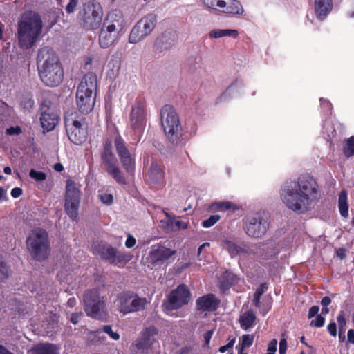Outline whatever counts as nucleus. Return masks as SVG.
Instances as JSON below:
<instances>
[{
  "label": "nucleus",
  "instance_id": "f257e3e1",
  "mask_svg": "<svg viewBox=\"0 0 354 354\" xmlns=\"http://www.w3.org/2000/svg\"><path fill=\"white\" fill-rule=\"evenodd\" d=\"M317 184L310 176H301L297 182L290 183L286 187V194L283 201L286 206L297 212L308 209L310 203L317 198Z\"/></svg>",
  "mask_w": 354,
  "mask_h": 354
},
{
  "label": "nucleus",
  "instance_id": "f03ea898",
  "mask_svg": "<svg viewBox=\"0 0 354 354\" xmlns=\"http://www.w3.org/2000/svg\"><path fill=\"white\" fill-rule=\"evenodd\" d=\"M37 64L41 81L48 86H57L63 80L64 71L53 50L49 47L39 49Z\"/></svg>",
  "mask_w": 354,
  "mask_h": 354
},
{
  "label": "nucleus",
  "instance_id": "7ed1b4c3",
  "mask_svg": "<svg viewBox=\"0 0 354 354\" xmlns=\"http://www.w3.org/2000/svg\"><path fill=\"white\" fill-rule=\"evenodd\" d=\"M42 20L38 12L26 11L22 14L18 23L19 44L22 48H32L41 33Z\"/></svg>",
  "mask_w": 354,
  "mask_h": 354
},
{
  "label": "nucleus",
  "instance_id": "20e7f679",
  "mask_svg": "<svg viewBox=\"0 0 354 354\" xmlns=\"http://www.w3.org/2000/svg\"><path fill=\"white\" fill-rule=\"evenodd\" d=\"M26 245L31 257L37 261L48 259L50 252V241L47 232L37 229L32 232L26 240Z\"/></svg>",
  "mask_w": 354,
  "mask_h": 354
},
{
  "label": "nucleus",
  "instance_id": "39448f33",
  "mask_svg": "<svg viewBox=\"0 0 354 354\" xmlns=\"http://www.w3.org/2000/svg\"><path fill=\"white\" fill-rule=\"evenodd\" d=\"M161 124L165 134L173 143L178 141L181 127L178 116L173 106L165 105L161 110Z\"/></svg>",
  "mask_w": 354,
  "mask_h": 354
},
{
  "label": "nucleus",
  "instance_id": "423d86ee",
  "mask_svg": "<svg viewBox=\"0 0 354 354\" xmlns=\"http://www.w3.org/2000/svg\"><path fill=\"white\" fill-rule=\"evenodd\" d=\"M84 310L88 316L104 319L107 316L104 297L96 290H87L84 295Z\"/></svg>",
  "mask_w": 354,
  "mask_h": 354
},
{
  "label": "nucleus",
  "instance_id": "0eeeda50",
  "mask_svg": "<svg viewBox=\"0 0 354 354\" xmlns=\"http://www.w3.org/2000/svg\"><path fill=\"white\" fill-rule=\"evenodd\" d=\"M157 17L155 14L150 13L142 17L133 27L129 36V41L136 44L151 34L155 28Z\"/></svg>",
  "mask_w": 354,
  "mask_h": 354
},
{
  "label": "nucleus",
  "instance_id": "6e6552de",
  "mask_svg": "<svg viewBox=\"0 0 354 354\" xmlns=\"http://www.w3.org/2000/svg\"><path fill=\"white\" fill-rule=\"evenodd\" d=\"M118 301V309L123 314L142 310L147 303L146 298L140 297L133 292L120 294Z\"/></svg>",
  "mask_w": 354,
  "mask_h": 354
},
{
  "label": "nucleus",
  "instance_id": "1a4fd4ad",
  "mask_svg": "<svg viewBox=\"0 0 354 354\" xmlns=\"http://www.w3.org/2000/svg\"><path fill=\"white\" fill-rule=\"evenodd\" d=\"M79 203L80 191L76 187L74 181L68 180L66 186L64 207L67 214L73 220H75L77 217Z\"/></svg>",
  "mask_w": 354,
  "mask_h": 354
},
{
  "label": "nucleus",
  "instance_id": "9d476101",
  "mask_svg": "<svg viewBox=\"0 0 354 354\" xmlns=\"http://www.w3.org/2000/svg\"><path fill=\"white\" fill-rule=\"evenodd\" d=\"M93 253L110 263L128 262L131 259L129 254H122L112 246L101 243H94Z\"/></svg>",
  "mask_w": 354,
  "mask_h": 354
},
{
  "label": "nucleus",
  "instance_id": "9b49d317",
  "mask_svg": "<svg viewBox=\"0 0 354 354\" xmlns=\"http://www.w3.org/2000/svg\"><path fill=\"white\" fill-rule=\"evenodd\" d=\"M84 27L95 30L100 27L102 19V10L98 3L88 2L84 5Z\"/></svg>",
  "mask_w": 354,
  "mask_h": 354
},
{
  "label": "nucleus",
  "instance_id": "f8f14e48",
  "mask_svg": "<svg viewBox=\"0 0 354 354\" xmlns=\"http://www.w3.org/2000/svg\"><path fill=\"white\" fill-rule=\"evenodd\" d=\"M190 297L189 290L185 285L181 284L170 292L164 305L169 310L177 309L187 304Z\"/></svg>",
  "mask_w": 354,
  "mask_h": 354
},
{
  "label": "nucleus",
  "instance_id": "ddd939ff",
  "mask_svg": "<svg viewBox=\"0 0 354 354\" xmlns=\"http://www.w3.org/2000/svg\"><path fill=\"white\" fill-rule=\"evenodd\" d=\"M268 227V223L261 217L248 218L243 225L245 233L253 238L263 236L266 233Z\"/></svg>",
  "mask_w": 354,
  "mask_h": 354
},
{
  "label": "nucleus",
  "instance_id": "4468645a",
  "mask_svg": "<svg viewBox=\"0 0 354 354\" xmlns=\"http://www.w3.org/2000/svg\"><path fill=\"white\" fill-rule=\"evenodd\" d=\"M115 147L120 157L123 167L129 173L133 170V162L129 151L127 149L125 143L120 135H117L114 140Z\"/></svg>",
  "mask_w": 354,
  "mask_h": 354
},
{
  "label": "nucleus",
  "instance_id": "2eb2a0df",
  "mask_svg": "<svg viewBox=\"0 0 354 354\" xmlns=\"http://www.w3.org/2000/svg\"><path fill=\"white\" fill-rule=\"evenodd\" d=\"M205 6L209 8H223L225 13L239 14L243 12V8H239V3L236 0H203Z\"/></svg>",
  "mask_w": 354,
  "mask_h": 354
},
{
  "label": "nucleus",
  "instance_id": "dca6fc26",
  "mask_svg": "<svg viewBox=\"0 0 354 354\" xmlns=\"http://www.w3.org/2000/svg\"><path fill=\"white\" fill-rule=\"evenodd\" d=\"M95 96L89 93L77 91L76 92V106L82 114L89 113L93 109Z\"/></svg>",
  "mask_w": 354,
  "mask_h": 354
},
{
  "label": "nucleus",
  "instance_id": "f3484780",
  "mask_svg": "<svg viewBox=\"0 0 354 354\" xmlns=\"http://www.w3.org/2000/svg\"><path fill=\"white\" fill-rule=\"evenodd\" d=\"M69 140L75 145H81L87 137V131L82 127V124L77 120H73L71 126L66 128Z\"/></svg>",
  "mask_w": 354,
  "mask_h": 354
},
{
  "label": "nucleus",
  "instance_id": "a211bd4d",
  "mask_svg": "<svg viewBox=\"0 0 354 354\" xmlns=\"http://www.w3.org/2000/svg\"><path fill=\"white\" fill-rule=\"evenodd\" d=\"M176 251L171 250L165 246L158 245L150 252V260L152 264H160L169 259Z\"/></svg>",
  "mask_w": 354,
  "mask_h": 354
},
{
  "label": "nucleus",
  "instance_id": "6ab92c4d",
  "mask_svg": "<svg viewBox=\"0 0 354 354\" xmlns=\"http://www.w3.org/2000/svg\"><path fill=\"white\" fill-rule=\"evenodd\" d=\"M154 340L151 333H142V335L136 340V342L131 346V353L135 354L138 351L147 353Z\"/></svg>",
  "mask_w": 354,
  "mask_h": 354
},
{
  "label": "nucleus",
  "instance_id": "aec40b11",
  "mask_svg": "<svg viewBox=\"0 0 354 354\" xmlns=\"http://www.w3.org/2000/svg\"><path fill=\"white\" fill-rule=\"evenodd\" d=\"M220 301L213 294L199 297L196 301V310L202 312L214 311L217 309Z\"/></svg>",
  "mask_w": 354,
  "mask_h": 354
},
{
  "label": "nucleus",
  "instance_id": "412c9836",
  "mask_svg": "<svg viewBox=\"0 0 354 354\" xmlns=\"http://www.w3.org/2000/svg\"><path fill=\"white\" fill-rule=\"evenodd\" d=\"M176 39V34L171 31H165L159 36L154 44L156 50L163 52L169 50Z\"/></svg>",
  "mask_w": 354,
  "mask_h": 354
},
{
  "label": "nucleus",
  "instance_id": "4be33fe9",
  "mask_svg": "<svg viewBox=\"0 0 354 354\" xmlns=\"http://www.w3.org/2000/svg\"><path fill=\"white\" fill-rule=\"evenodd\" d=\"M118 32L115 30L114 26L109 28L102 26L99 35L100 46L106 48L111 46L117 37Z\"/></svg>",
  "mask_w": 354,
  "mask_h": 354
},
{
  "label": "nucleus",
  "instance_id": "5701e85b",
  "mask_svg": "<svg viewBox=\"0 0 354 354\" xmlns=\"http://www.w3.org/2000/svg\"><path fill=\"white\" fill-rule=\"evenodd\" d=\"M41 127L44 130L50 131L53 130L58 122V116L55 114L50 108H47L46 110L41 112L40 118Z\"/></svg>",
  "mask_w": 354,
  "mask_h": 354
},
{
  "label": "nucleus",
  "instance_id": "b1692460",
  "mask_svg": "<svg viewBox=\"0 0 354 354\" xmlns=\"http://www.w3.org/2000/svg\"><path fill=\"white\" fill-rule=\"evenodd\" d=\"M97 86V77L93 73H86L81 80L77 91L92 94Z\"/></svg>",
  "mask_w": 354,
  "mask_h": 354
},
{
  "label": "nucleus",
  "instance_id": "393cba45",
  "mask_svg": "<svg viewBox=\"0 0 354 354\" xmlns=\"http://www.w3.org/2000/svg\"><path fill=\"white\" fill-rule=\"evenodd\" d=\"M122 14L120 10H113L110 12L104 21V27H115V30L119 32L122 28Z\"/></svg>",
  "mask_w": 354,
  "mask_h": 354
},
{
  "label": "nucleus",
  "instance_id": "a878e982",
  "mask_svg": "<svg viewBox=\"0 0 354 354\" xmlns=\"http://www.w3.org/2000/svg\"><path fill=\"white\" fill-rule=\"evenodd\" d=\"M332 0H315V11L317 18L323 20L332 10Z\"/></svg>",
  "mask_w": 354,
  "mask_h": 354
},
{
  "label": "nucleus",
  "instance_id": "bb28decb",
  "mask_svg": "<svg viewBox=\"0 0 354 354\" xmlns=\"http://www.w3.org/2000/svg\"><path fill=\"white\" fill-rule=\"evenodd\" d=\"M59 348L51 343H39L35 345L30 351V354H59Z\"/></svg>",
  "mask_w": 354,
  "mask_h": 354
},
{
  "label": "nucleus",
  "instance_id": "cd10ccee",
  "mask_svg": "<svg viewBox=\"0 0 354 354\" xmlns=\"http://www.w3.org/2000/svg\"><path fill=\"white\" fill-rule=\"evenodd\" d=\"M131 127L134 130L140 129L145 123V113L140 108H133L131 114Z\"/></svg>",
  "mask_w": 354,
  "mask_h": 354
},
{
  "label": "nucleus",
  "instance_id": "c85d7f7f",
  "mask_svg": "<svg viewBox=\"0 0 354 354\" xmlns=\"http://www.w3.org/2000/svg\"><path fill=\"white\" fill-rule=\"evenodd\" d=\"M148 176L153 183H160L163 180L164 171L157 162H152L148 171Z\"/></svg>",
  "mask_w": 354,
  "mask_h": 354
},
{
  "label": "nucleus",
  "instance_id": "c756f323",
  "mask_svg": "<svg viewBox=\"0 0 354 354\" xmlns=\"http://www.w3.org/2000/svg\"><path fill=\"white\" fill-rule=\"evenodd\" d=\"M101 159L102 162L105 163L107 166L117 162V160L112 151V145L110 140H106L104 144V149L101 153Z\"/></svg>",
  "mask_w": 354,
  "mask_h": 354
},
{
  "label": "nucleus",
  "instance_id": "7c9ffc66",
  "mask_svg": "<svg viewBox=\"0 0 354 354\" xmlns=\"http://www.w3.org/2000/svg\"><path fill=\"white\" fill-rule=\"evenodd\" d=\"M319 310L318 306H313L309 309L308 317L312 319L310 322V326L319 328L324 325L325 319L322 315L317 314Z\"/></svg>",
  "mask_w": 354,
  "mask_h": 354
},
{
  "label": "nucleus",
  "instance_id": "2f4dec72",
  "mask_svg": "<svg viewBox=\"0 0 354 354\" xmlns=\"http://www.w3.org/2000/svg\"><path fill=\"white\" fill-rule=\"evenodd\" d=\"M225 246L232 257L241 254L249 253V248L244 245L243 247L235 243L233 241L225 240L224 241Z\"/></svg>",
  "mask_w": 354,
  "mask_h": 354
},
{
  "label": "nucleus",
  "instance_id": "473e14b6",
  "mask_svg": "<svg viewBox=\"0 0 354 354\" xmlns=\"http://www.w3.org/2000/svg\"><path fill=\"white\" fill-rule=\"evenodd\" d=\"M338 206L340 214L343 217L347 218L348 216V205L347 203V192L346 190H342L339 195Z\"/></svg>",
  "mask_w": 354,
  "mask_h": 354
},
{
  "label": "nucleus",
  "instance_id": "72a5a7b5",
  "mask_svg": "<svg viewBox=\"0 0 354 354\" xmlns=\"http://www.w3.org/2000/svg\"><path fill=\"white\" fill-rule=\"evenodd\" d=\"M187 223L176 220L174 218H169L165 229L168 232H173L180 230V229H187Z\"/></svg>",
  "mask_w": 354,
  "mask_h": 354
},
{
  "label": "nucleus",
  "instance_id": "f704fd0d",
  "mask_svg": "<svg viewBox=\"0 0 354 354\" xmlns=\"http://www.w3.org/2000/svg\"><path fill=\"white\" fill-rule=\"evenodd\" d=\"M106 171L119 183L124 184L125 179L122 175V173L118 167V165L114 163L109 166H107Z\"/></svg>",
  "mask_w": 354,
  "mask_h": 354
},
{
  "label": "nucleus",
  "instance_id": "c9c22d12",
  "mask_svg": "<svg viewBox=\"0 0 354 354\" xmlns=\"http://www.w3.org/2000/svg\"><path fill=\"white\" fill-rule=\"evenodd\" d=\"M255 316L253 313H247L240 317V323L244 330L248 329L253 324Z\"/></svg>",
  "mask_w": 354,
  "mask_h": 354
},
{
  "label": "nucleus",
  "instance_id": "e433bc0d",
  "mask_svg": "<svg viewBox=\"0 0 354 354\" xmlns=\"http://www.w3.org/2000/svg\"><path fill=\"white\" fill-rule=\"evenodd\" d=\"M237 35L238 31L236 30H213L210 32V36L214 38H219L224 36L236 37Z\"/></svg>",
  "mask_w": 354,
  "mask_h": 354
},
{
  "label": "nucleus",
  "instance_id": "4c0bfd02",
  "mask_svg": "<svg viewBox=\"0 0 354 354\" xmlns=\"http://www.w3.org/2000/svg\"><path fill=\"white\" fill-rule=\"evenodd\" d=\"M100 333H89L87 338V344L90 346H97L104 344L106 337L104 336H99Z\"/></svg>",
  "mask_w": 354,
  "mask_h": 354
},
{
  "label": "nucleus",
  "instance_id": "58836bf2",
  "mask_svg": "<svg viewBox=\"0 0 354 354\" xmlns=\"http://www.w3.org/2000/svg\"><path fill=\"white\" fill-rule=\"evenodd\" d=\"M268 289L266 283H261L260 286L257 289L254 295L253 303L257 307L260 306V299L265 290Z\"/></svg>",
  "mask_w": 354,
  "mask_h": 354
},
{
  "label": "nucleus",
  "instance_id": "ea45409f",
  "mask_svg": "<svg viewBox=\"0 0 354 354\" xmlns=\"http://www.w3.org/2000/svg\"><path fill=\"white\" fill-rule=\"evenodd\" d=\"M344 153L346 156L350 157L354 155V136L347 139L344 147Z\"/></svg>",
  "mask_w": 354,
  "mask_h": 354
},
{
  "label": "nucleus",
  "instance_id": "a19ab883",
  "mask_svg": "<svg viewBox=\"0 0 354 354\" xmlns=\"http://www.w3.org/2000/svg\"><path fill=\"white\" fill-rule=\"evenodd\" d=\"M253 340L254 337L252 335H250L249 334L243 335L241 348L239 350V354H241L245 348L250 346L253 343Z\"/></svg>",
  "mask_w": 354,
  "mask_h": 354
},
{
  "label": "nucleus",
  "instance_id": "79ce46f5",
  "mask_svg": "<svg viewBox=\"0 0 354 354\" xmlns=\"http://www.w3.org/2000/svg\"><path fill=\"white\" fill-rule=\"evenodd\" d=\"M29 176L31 178L35 180L37 182L44 181L46 178V174L44 172L38 171L34 169H30Z\"/></svg>",
  "mask_w": 354,
  "mask_h": 354
},
{
  "label": "nucleus",
  "instance_id": "37998d69",
  "mask_svg": "<svg viewBox=\"0 0 354 354\" xmlns=\"http://www.w3.org/2000/svg\"><path fill=\"white\" fill-rule=\"evenodd\" d=\"M9 276V268L7 266L6 263L0 260V279L4 280L6 279Z\"/></svg>",
  "mask_w": 354,
  "mask_h": 354
},
{
  "label": "nucleus",
  "instance_id": "c03bdc74",
  "mask_svg": "<svg viewBox=\"0 0 354 354\" xmlns=\"http://www.w3.org/2000/svg\"><path fill=\"white\" fill-rule=\"evenodd\" d=\"M219 219V215H212L208 219L203 221V226L204 227H209L214 225Z\"/></svg>",
  "mask_w": 354,
  "mask_h": 354
},
{
  "label": "nucleus",
  "instance_id": "a18cd8bd",
  "mask_svg": "<svg viewBox=\"0 0 354 354\" xmlns=\"http://www.w3.org/2000/svg\"><path fill=\"white\" fill-rule=\"evenodd\" d=\"M337 321L339 326V332H343L344 327L346 324V320L345 318V313L344 311H341L337 316Z\"/></svg>",
  "mask_w": 354,
  "mask_h": 354
},
{
  "label": "nucleus",
  "instance_id": "49530a36",
  "mask_svg": "<svg viewBox=\"0 0 354 354\" xmlns=\"http://www.w3.org/2000/svg\"><path fill=\"white\" fill-rule=\"evenodd\" d=\"M98 198L105 205H109L113 203V195L111 194H99Z\"/></svg>",
  "mask_w": 354,
  "mask_h": 354
},
{
  "label": "nucleus",
  "instance_id": "de8ad7c7",
  "mask_svg": "<svg viewBox=\"0 0 354 354\" xmlns=\"http://www.w3.org/2000/svg\"><path fill=\"white\" fill-rule=\"evenodd\" d=\"M84 317V315L82 312L74 313L71 315L70 319L73 324H77L80 322Z\"/></svg>",
  "mask_w": 354,
  "mask_h": 354
},
{
  "label": "nucleus",
  "instance_id": "09e8293b",
  "mask_svg": "<svg viewBox=\"0 0 354 354\" xmlns=\"http://www.w3.org/2000/svg\"><path fill=\"white\" fill-rule=\"evenodd\" d=\"M78 1L79 0H70L69 3L67 4L66 7V11L67 12V13L71 14L75 11V8L77 6Z\"/></svg>",
  "mask_w": 354,
  "mask_h": 354
},
{
  "label": "nucleus",
  "instance_id": "8fccbe9b",
  "mask_svg": "<svg viewBox=\"0 0 354 354\" xmlns=\"http://www.w3.org/2000/svg\"><path fill=\"white\" fill-rule=\"evenodd\" d=\"M229 340H230L229 342L226 345L222 346L219 348L218 351L221 353H223L225 351H227L228 349L233 347L234 342H235V337H232L231 339V337H230Z\"/></svg>",
  "mask_w": 354,
  "mask_h": 354
},
{
  "label": "nucleus",
  "instance_id": "3c124183",
  "mask_svg": "<svg viewBox=\"0 0 354 354\" xmlns=\"http://www.w3.org/2000/svg\"><path fill=\"white\" fill-rule=\"evenodd\" d=\"M277 341L276 339H272L268 344L267 354H275V352L277 351Z\"/></svg>",
  "mask_w": 354,
  "mask_h": 354
},
{
  "label": "nucleus",
  "instance_id": "603ef678",
  "mask_svg": "<svg viewBox=\"0 0 354 354\" xmlns=\"http://www.w3.org/2000/svg\"><path fill=\"white\" fill-rule=\"evenodd\" d=\"M287 350V342L286 339L283 338L279 342V354H286Z\"/></svg>",
  "mask_w": 354,
  "mask_h": 354
},
{
  "label": "nucleus",
  "instance_id": "864d4df0",
  "mask_svg": "<svg viewBox=\"0 0 354 354\" xmlns=\"http://www.w3.org/2000/svg\"><path fill=\"white\" fill-rule=\"evenodd\" d=\"M21 132V130L19 127H10L6 129V133L8 135H18Z\"/></svg>",
  "mask_w": 354,
  "mask_h": 354
},
{
  "label": "nucleus",
  "instance_id": "5fc2aeb1",
  "mask_svg": "<svg viewBox=\"0 0 354 354\" xmlns=\"http://www.w3.org/2000/svg\"><path fill=\"white\" fill-rule=\"evenodd\" d=\"M21 104L24 106V109H31L34 106V101L29 98L22 101Z\"/></svg>",
  "mask_w": 354,
  "mask_h": 354
},
{
  "label": "nucleus",
  "instance_id": "6e6d98bb",
  "mask_svg": "<svg viewBox=\"0 0 354 354\" xmlns=\"http://www.w3.org/2000/svg\"><path fill=\"white\" fill-rule=\"evenodd\" d=\"M135 244H136V239L133 236L129 235V236L126 241V243H125L126 246L129 248H131L133 246H134Z\"/></svg>",
  "mask_w": 354,
  "mask_h": 354
},
{
  "label": "nucleus",
  "instance_id": "4d7b16f0",
  "mask_svg": "<svg viewBox=\"0 0 354 354\" xmlns=\"http://www.w3.org/2000/svg\"><path fill=\"white\" fill-rule=\"evenodd\" d=\"M337 256L341 259L346 258V249L340 248L336 250Z\"/></svg>",
  "mask_w": 354,
  "mask_h": 354
},
{
  "label": "nucleus",
  "instance_id": "13d9d810",
  "mask_svg": "<svg viewBox=\"0 0 354 354\" xmlns=\"http://www.w3.org/2000/svg\"><path fill=\"white\" fill-rule=\"evenodd\" d=\"M22 194V189L19 187H15L11 191V195L13 198H18Z\"/></svg>",
  "mask_w": 354,
  "mask_h": 354
},
{
  "label": "nucleus",
  "instance_id": "bf43d9fd",
  "mask_svg": "<svg viewBox=\"0 0 354 354\" xmlns=\"http://www.w3.org/2000/svg\"><path fill=\"white\" fill-rule=\"evenodd\" d=\"M331 303V299L328 296L322 298L321 304L322 306H328Z\"/></svg>",
  "mask_w": 354,
  "mask_h": 354
},
{
  "label": "nucleus",
  "instance_id": "052dcab7",
  "mask_svg": "<svg viewBox=\"0 0 354 354\" xmlns=\"http://www.w3.org/2000/svg\"><path fill=\"white\" fill-rule=\"evenodd\" d=\"M220 207H223L225 209H230L233 204L230 202H222L218 204Z\"/></svg>",
  "mask_w": 354,
  "mask_h": 354
},
{
  "label": "nucleus",
  "instance_id": "680f3d73",
  "mask_svg": "<svg viewBox=\"0 0 354 354\" xmlns=\"http://www.w3.org/2000/svg\"><path fill=\"white\" fill-rule=\"evenodd\" d=\"M327 329L328 330V332H337L336 323L335 322L330 323L327 326Z\"/></svg>",
  "mask_w": 354,
  "mask_h": 354
},
{
  "label": "nucleus",
  "instance_id": "e2e57ef3",
  "mask_svg": "<svg viewBox=\"0 0 354 354\" xmlns=\"http://www.w3.org/2000/svg\"><path fill=\"white\" fill-rule=\"evenodd\" d=\"M50 102L49 100H44L41 104V112L50 107Z\"/></svg>",
  "mask_w": 354,
  "mask_h": 354
},
{
  "label": "nucleus",
  "instance_id": "0e129e2a",
  "mask_svg": "<svg viewBox=\"0 0 354 354\" xmlns=\"http://www.w3.org/2000/svg\"><path fill=\"white\" fill-rule=\"evenodd\" d=\"M213 333H205L204 339H205V344L204 346L208 345L209 343V341L212 338V335Z\"/></svg>",
  "mask_w": 354,
  "mask_h": 354
},
{
  "label": "nucleus",
  "instance_id": "69168bd1",
  "mask_svg": "<svg viewBox=\"0 0 354 354\" xmlns=\"http://www.w3.org/2000/svg\"><path fill=\"white\" fill-rule=\"evenodd\" d=\"M346 343H351L354 344V333H347Z\"/></svg>",
  "mask_w": 354,
  "mask_h": 354
},
{
  "label": "nucleus",
  "instance_id": "338daca9",
  "mask_svg": "<svg viewBox=\"0 0 354 354\" xmlns=\"http://www.w3.org/2000/svg\"><path fill=\"white\" fill-rule=\"evenodd\" d=\"M54 169L55 171H57L58 172H61L64 170V167L61 163H56L54 165Z\"/></svg>",
  "mask_w": 354,
  "mask_h": 354
},
{
  "label": "nucleus",
  "instance_id": "774afa93",
  "mask_svg": "<svg viewBox=\"0 0 354 354\" xmlns=\"http://www.w3.org/2000/svg\"><path fill=\"white\" fill-rule=\"evenodd\" d=\"M0 354H13L4 346L0 345Z\"/></svg>",
  "mask_w": 354,
  "mask_h": 354
}]
</instances>
